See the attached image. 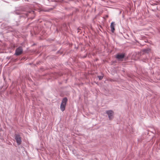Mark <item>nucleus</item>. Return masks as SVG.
Here are the masks:
<instances>
[{"instance_id":"20e7f679","label":"nucleus","mask_w":160,"mask_h":160,"mask_svg":"<svg viewBox=\"0 0 160 160\" xmlns=\"http://www.w3.org/2000/svg\"><path fill=\"white\" fill-rule=\"evenodd\" d=\"M15 138L18 144V145H20L21 143V140L20 135L19 134H15Z\"/></svg>"},{"instance_id":"423d86ee","label":"nucleus","mask_w":160,"mask_h":160,"mask_svg":"<svg viewBox=\"0 0 160 160\" xmlns=\"http://www.w3.org/2000/svg\"><path fill=\"white\" fill-rule=\"evenodd\" d=\"M124 57L125 54L123 53L118 54L117 55L116 58L118 60L122 61L124 58Z\"/></svg>"},{"instance_id":"f257e3e1","label":"nucleus","mask_w":160,"mask_h":160,"mask_svg":"<svg viewBox=\"0 0 160 160\" xmlns=\"http://www.w3.org/2000/svg\"><path fill=\"white\" fill-rule=\"evenodd\" d=\"M34 12L33 10H29L28 11H24L22 12H17V14H22V16L27 17L30 16L31 15L34 14Z\"/></svg>"},{"instance_id":"6e6552de","label":"nucleus","mask_w":160,"mask_h":160,"mask_svg":"<svg viewBox=\"0 0 160 160\" xmlns=\"http://www.w3.org/2000/svg\"><path fill=\"white\" fill-rule=\"evenodd\" d=\"M99 79L101 80L103 78V77L102 76H98Z\"/></svg>"},{"instance_id":"7ed1b4c3","label":"nucleus","mask_w":160,"mask_h":160,"mask_svg":"<svg viewBox=\"0 0 160 160\" xmlns=\"http://www.w3.org/2000/svg\"><path fill=\"white\" fill-rule=\"evenodd\" d=\"M23 52V49L22 47H19L17 48L16 50L14 55L18 56L22 54Z\"/></svg>"},{"instance_id":"f03ea898","label":"nucleus","mask_w":160,"mask_h":160,"mask_svg":"<svg viewBox=\"0 0 160 160\" xmlns=\"http://www.w3.org/2000/svg\"><path fill=\"white\" fill-rule=\"evenodd\" d=\"M67 102V99L66 98H64L62 101V103L60 105V109L62 111H63L65 109V108L66 103Z\"/></svg>"},{"instance_id":"0eeeda50","label":"nucleus","mask_w":160,"mask_h":160,"mask_svg":"<svg viewBox=\"0 0 160 160\" xmlns=\"http://www.w3.org/2000/svg\"><path fill=\"white\" fill-rule=\"evenodd\" d=\"M110 28L112 32H113L115 30L114 22H112L111 24Z\"/></svg>"},{"instance_id":"39448f33","label":"nucleus","mask_w":160,"mask_h":160,"mask_svg":"<svg viewBox=\"0 0 160 160\" xmlns=\"http://www.w3.org/2000/svg\"><path fill=\"white\" fill-rule=\"evenodd\" d=\"M106 113L108 115V118L110 120H111L113 118V112L111 110L107 111Z\"/></svg>"}]
</instances>
